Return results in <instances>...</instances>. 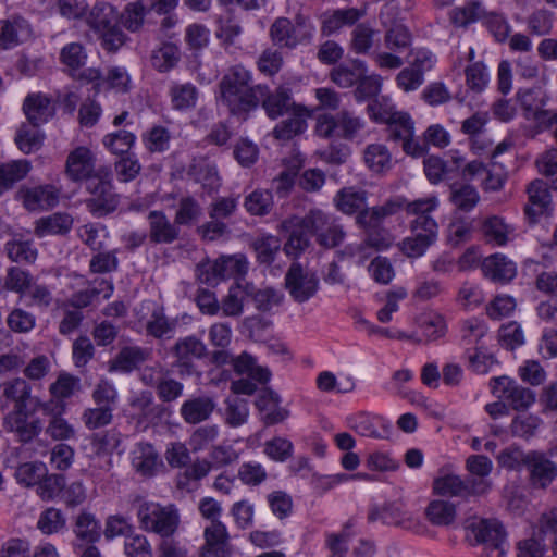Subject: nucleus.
I'll return each instance as SVG.
<instances>
[{"instance_id":"nucleus-1","label":"nucleus","mask_w":557,"mask_h":557,"mask_svg":"<svg viewBox=\"0 0 557 557\" xmlns=\"http://www.w3.org/2000/svg\"><path fill=\"white\" fill-rule=\"evenodd\" d=\"M278 228L288 235L284 251L293 257H298L309 247V234L325 248L341 245L346 236L338 220L320 209H312L302 218L296 215L287 218L281 222Z\"/></svg>"},{"instance_id":"nucleus-2","label":"nucleus","mask_w":557,"mask_h":557,"mask_svg":"<svg viewBox=\"0 0 557 557\" xmlns=\"http://www.w3.org/2000/svg\"><path fill=\"white\" fill-rule=\"evenodd\" d=\"M438 206L440 200L435 195L412 200L407 206V215L413 216L409 222L411 235L401 240L399 248L408 258L422 257L436 243L438 223L432 213L437 210Z\"/></svg>"},{"instance_id":"nucleus-3","label":"nucleus","mask_w":557,"mask_h":557,"mask_svg":"<svg viewBox=\"0 0 557 557\" xmlns=\"http://www.w3.org/2000/svg\"><path fill=\"white\" fill-rule=\"evenodd\" d=\"M220 99L233 115H246L259 104L264 85L252 86V75L242 65L232 66L219 83Z\"/></svg>"},{"instance_id":"nucleus-4","label":"nucleus","mask_w":557,"mask_h":557,"mask_svg":"<svg viewBox=\"0 0 557 557\" xmlns=\"http://www.w3.org/2000/svg\"><path fill=\"white\" fill-rule=\"evenodd\" d=\"M137 518L141 530L154 533L161 540L173 539L177 531L181 516L175 505H161L156 502L137 498Z\"/></svg>"},{"instance_id":"nucleus-5","label":"nucleus","mask_w":557,"mask_h":557,"mask_svg":"<svg viewBox=\"0 0 557 557\" xmlns=\"http://www.w3.org/2000/svg\"><path fill=\"white\" fill-rule=\"evenodd\" d=\"M315 27L309 17L297 14L295 23L287 17H277L270 26L272 42L280 48L295 49L299 45L312 41Z\"/></svg>"},{"instance_id":"nucleus-6","label":"nucleus","mask_w":557,"mask_h":557,"mask_svg":"<svg viewBox=\"0 0 557 557\" xmlns=\"http://www.w3.org/2000/svg\"><path fill=\"white\" fill-rule=\"evenodd\" d=\"M10 403L14 404L12 410L26 409L30 405L33 411L50 412V403L41 401L36 396L33 397L32 386L22 377L11 379L0 384V410H7Z\"/></svg>"},{"instance_id":"nucleus-7","label":"nucleus","mask_w":557,"mask_h":557,"mask_svg":"<svg viewBox=\"0 0 557 557\" xmlns=\"http://www.w3.org/2000/svg\"><path fill=\"white\" fill-rule=\"evenodd\" d=\"M387 138L400 144L403 150L412 157H422L426 152L425 144L414 137V122L407 112L397 111L386 123Z\"/></svg>"},{"instance_id":"nucleus-8","label":"nucleus","mask_w":557,"mask_h":557,"mask_svg":"<svg viewBox=\"0 0 557 557\" xmlns=\"http://www.w3.org/2000/svg\"><path fill=\"white\" fill-rule=\"evenodd\" d=\"M319 286L317 274L298 262H293L285 274V288L297 304L307 302L314 297Z\"/></svg>"},{"instance_id":"nucleus-9","label":"nucleus","mask_w":557,"mask_h":557,"mask_svg":"<svg viewBox=\"0 0 557 557\" xmlns=\"http://www.w3.org/2000/svg\"><path fill=\"white\" fill-rule=\"evenodd\" d=\"M528 481L534 490H546L557 479V463L549 455L540 450H530L523 458Z\"/></svg>"},{"instance_id":"nucleus-10","label":"nucleus","mask_w":557,"mask_h":557,"mask_svg":"<svg viewBox=\"0 0 557 557\" xmlns=\"http://www.w3.org/2000/svg\"><path fill=\"white\" fill-rule=\"evenodd\" d=\"M467 537L472 544H484L497 550V557L502 555V545L505 542L506 533L503 524L494 518L467 521Z\"/></svg>"},{"instance_id":"nucleus-11","label":"nucleus","mask_w":557,"mask_h":557,"mask_svg":"<svg viewBox=\"0 0 557 557\" xmlns=\"http://www.w3.org/2000/svg\"><path fill=\"white\" fill-rule=\"evenodd\" d=\"M492 394L504 400L515 410H525L535 401V394L530 388L519 385L508 376H497L490 380Z\"/></svg>"},{"instance_id":"nucleus-12","label":"nucleus","mask_w":557,"mask_h":557,"mask_svg":"<svg viewBox=\"0 0 557 557\" xmlns=\"http://www.w3.org/2000/svg\"><path fill=\"white\" fill-rule=\"evenodd\" d=\"M34 412L33 407L30 410L27 408L11 410L3 417L2 426L7 432L13 433L17 442L30 443L44 429L42 421L34 417Z\"/></svg>"},{"instance_id":"nucleus-13","label":"nucleus","mask_w":557,"mask_h":557,"mask_svg":"<svg viewBox=\"0 0 557 557\" xmlns=\"http://www.w3.org/2000/svg\"><path fill=\"white\" fill-rule=\"evenodd\" d=\"M86 189L90 195L86 200V207L92 215L104 216L117 208V195L113 193L110 181L104 177L99 175L90 178Z\"/></svg>"},{"instance_id":"nucleus-14","label":"nucleus","mask_w":557,"mask_h":557,"mask_svg":"<svg viewBox=\"0 0 557 557\" xmlns=\"http://www.w3.org/2000/svg\"><path fill=\"white\" fill-rule=\"evenodd\" d=\"M487 482H469L457 474H445L434 480L433 490L441 496L468 497L486 495Z\"/></svg>"},{"instance_id":"nucleus-15","label":"nucleus","mask_w":557,"mask_h":557,"mask_svg":"<svg viewBox=\"0 0 557 557\" xmlns=\"http://www.w3.org/2000/svg\"><path fill=\"white\" fill-rule=\"evenodd\" d=\"M258 97L267 116L271 120H276L304 107L294 101L290 89L285 86H280L271 91L264 85V91H259Z\"/></svg>"},{"instance_id":"nucleus-16","label":"nucleus","mask_w":557,"mask_h":557,"mask_svg":"<svg viewBox=\"0 0 557 557\" xmlns=\"http://www.w3.org/2000/svg\"><path fill=\"white\" fill-rule=\"evenodd\" d=\"M65 173L73 182L86 181L89 183L90 178L98 177L95 153L85 146L75 148L67 156Z\"/></svg>"},{"instance_id":"nucleus-17","label":"nucleus","mask_w":557,"mask_h":557,"mask_svg":"<svg viewBox=\"0 0 557 557\" xmlns=\"http://www.w3.org/2000/svg\"><path fill=\"white\" fill-rule=\"evenodd\" d=\"M148 239L153 245H171L178 240L181 230L175 220L171 221L162 210L148 213Z\"/></svg>"},{"instance_id":"nucleus-18","label":"nucleus","mask_w":557,"mask_h":557,"mask_svg":"<svg viewBox=\"0 0 557 557\" xmlns=\"http://www.w3.org/2000/svg\"><path fill=\"white\" fill-rule=\"evenodd\" d=\"M16 197L28 211L48 210L59 201L58 190L51 185L23 187Z\"/></svg>"},{"instance_id":"nucleus-19","label":"nucleus","mask_w":557,"mask_h":557,"mask_svg":"<svg viewBox=\"0 0 557 557\" xmlns=\"http://www.w3.org/2000/svg\"><path fill=\"white\" fill-rule=\"evenodd\" d=\"M207 351L206 344L194 335L180 338L172 347L175 364L187 373L191 372L194 361L206 357Z\"/></svg>"},{"instance_id":"nucleus-20","label":"nucleus","mask_w":557,"mask_h":557,"mask_svg":"<svg viewBox=\"0 0 557 557\" xmlns=\"http://www.w3.org/2000/svg\"><path fill=\"white\" fill-rule=\"evenodd\" d=\"M364 15L366 10L354 7L326 11L321 16V33L331 36L345 26H356Z\"/></svg>"},{"instance_id":"nucleus-21","label":"nucleus","mask_w":557,"mask_h":557,"mask_svg":"<svg viewBox=\"0 0 557 557\" xmlns=\"http://www.w3.org/2000/svg\"><path fill=\"white\" fill-rule=\"evenodd\" d=\"M32 33L29 23L21 16L0 20V48L12 49L28 40Z\"/></svg>"},{"instance_id":"nucleus-22","label":"nucleus","mask_w":557,"mask_h":557,"mask_svg":"<svg viewBox=\"0 0 557 557\" xmlns=\"http://www.w3.org/2000/svg\"><path fill=\"white\" fill-rule=\"evenodd\" d=\"M132 466L139 475L151 478L157 474L163 463L151 444L138 443L132 451Z\"/></svg>"},{"instance_id":"nucleus-23","label":"nucleus","mask_w":557,"mask_h":557,"mask_svg":"<svg viewBox=\"0 0 557 557\" xmlns=\"http://www.w3.org/2000/svg\"><path fill=\"white\" fill-rule=\"evenodd\" d=\"M281 403L280 395L271 389H265L258 396L256 407L262 413L264 424H277L288 418L289 411L283 408Z\"/></svg>"},{"instance_id":"nucleus-24","label":"nucleus","mask_w":557,"mask_h":557,"mask_svg":"<svg viewBox=\"0 0 557 557\" xmlns=\"http://www.w3.org/2000/svg\"><path fill=\"white\" fill-rule=\"evenodd\" d=\"M73 532L75 534L73 547H83L88 544H95L101 536L100 522L92 513L82 511L75 519Z\"/></svg>"},{"instance_id":"nucleus-25","label":"nucleus","mask_w":557,"mask_h":557,"mask_svg":"<svg viewBox=\"0 0 557 557\" xmlns=\"http://www.w3.org/2000/svg\"><path fill=\"white\" fill-rule=\"evenodd\" d=\"M367 202L368 191L355 186L341 188L333 198L334 207L346 215L359 214Z\"/></svg>"},{"instance_id":"nucleus-26","label":"nucleus","mask_w":557,"mask_h":557,"mask_svg":"<svg viewBox=\"0 0 557 557\" xmlns=\"http://www.w3.org/2000/svg\"><path fill=\"white\" fill-rule=\"evenodd\" d=\"M529 202L524 208L525 215L532 221H536L545 213L550 203V194L547 183L543 180L532 181L527 188Z\"/></svg>"},{"instance_id":"nucleus-27","label":"nucleus","mask_w":557,"mask_h":557,"mask_svg":"<svg viewBox=\"0 0 557 557\" xmlns=\"http://www.w3.org/2000/svg\"><path fill=\"white\" fill-rule=\"evenodd\" d=\"M287 115L288 117L276 124L272 131L273 137L277 140H290L307 129V119L310 114L306 107L298 108Z\"/></svg>"},{"instance_id":"nucleus-28","label":"nucleus","mask_w":557,"mask_h":557,"mask_svg":"<svg viewBox=\"0 0 557 557\" xmlns=\"http://www.w3.org/2000/svg\"><path fill=\"white\" fill-rule=\"evenodd\" d=\"M215 409V401L210 396H198L185 400L180 409L184 421L188 424H198L210 418Z\"/></svg>"},{"instance_id":"nucleus-29","label":"nucleus","mask_w":557,"mask_h":557,"mask_svg":"<svg viewBox=\"0 0 557 557\" xmlns=\"http://www.w3.org/2000/svg\"><path fill=\"white\" fill-rule=\"evenodd\" d=\"M351 426L360 435L372 438H387L392 433V425L386 420L364 412L351 419Z\"/></svg>"},{"instance_id":"nucleus-30","label":"nucleus","mask_w":557,"mask_h":557,"mask_svg":"<svg viewBox=\"0 0 557 557\" xmlns=\"http://www.w3.org/2000/svg\"><path fill=\"white\" fill-rule=\"evenodd\" d=\"M368 72V66L364 61L359 59L350 60L347 63H342L335 66L331 73V81L341 88H349L363 77Z\"/></svg>"},{"instance_id":"nucleus-31","label":"nucleus","mask_w":557,"mask_h":557,"mask_svg":"<svg viewBox=\"0 0 557 557\" xmlns=\"http://www.w3.org/2000/svg\"><path fill=\"white\" fill-rule=\"evenodd\" d=\"M176 326V320L166 317L162 307L154 306L145 324V330L147 336L163 341L174 336Z\"/></svg>"},{"instance_id":"nucleus-32","label":"nucleus","mask_w":557,"mask_h":557,"mask_svg":"<svg viewBox=\"0 0 557 557\" xmlns=\"http://www.w3.org/2000/svg\"><path fill=\"white\" fill-rule=\"evenodd\" d=\"M482 270L494 282H509L517 274L516 263L502 253H494L485 258Z\"/></svg>"},{"instance_id":"nucleus-33","label":"nucleus","mask_w":557,"mask_h":557,"mask_svg":"<svg viewBox=\"0 0 557 557\" xmlns=\"http://www.w3.org/2000/svg\"><path fill=\"white\" fill-rule=\"evenodd\" d=\"M73 218L69 213L57 212L40 218L35 222V235L39 238L54 235H65L73 226Z\"/></svg>"},{"instance_id":"nucleus-34","label":"nucleus","mask_w":557,"mask_h":557,"mask_svg":"<svg viewBox=\"0 0 557 557\" xmlns=\"http://www.w3.org/2000/svg\"><path fill=\"white\" fill-rule=\"evenodd\" d=\"M23 110L28 122L33 125L48 122L54 112L50 99L42 94L27 96L23 103Z\"/></svg>"},{"instance_id":"nucleus-35","label":"nucleus","mask_w":557,"mask_h":557,"mask_svg":"<svg viewBox=\"0 0 557 557\" xmlns=\"http://www.w3.org/2000/svg\"><path fill=\"white\" fill-rule=\"evenodd\" d=\"M169 97L173 110L186 112L196 107L199 90L191 83H172L169 87Z\"/></svg>"},{"instance_id":"nucleus-36","label":"nucleus","mask_w":557,"mask_h":557,"mask_svg":"<svg viewBox=\"0 0 557 557\" xmlns=\"http://www.w3.org/2000/svg\"><path fill=\"white\" fill-rule=\"evenodd\" d=\"M409 520L400 505L391 503L383 506L373 505L369 508L368 521L382 522L384 524L406 525Z\"/></svg>"},{"instance_id":"nucleus-37","label":"nucleus","mask_w":557,"mask_h":557,"mask_svg":"<svg viewBox=\"0 0 557 557\" xmlns=\"http://www.w3.org/2000/svg\"><path fill=\"white\" fill-rule=\"evenodd\" d=\"M379 32L370 23L357 24L350 34L349 48L357 54H369L375 45Z\"/></svg>"},{"instance_id":"nucleus-38","label":"nucleus","mask_w":557,"mask_h":557,"mask_svg":"<svg viewBox=\"0 0 557 557\" xmlns=\"http://www.w3.org/2000/svg\"><path fill=\"white\" fill-rule=\"evenodd\" d=\"M202 215L203 209L195 197L187 195L178 199L174 220L180 227L197 224Z\"/></svg>"},{"instance_id":"nucleus-39","label":"nucleus","mask_w":557,"mask_h":557,"mask_svg":"<svg viewBox=\"0 0 557 557\" xmlns=\"http://www.w3.org/2000/svg\"><path fill=\"white\" fill-rule=\"evenodd\" d=\"M76 235L92 251L103 250L109 238V231L100 223H86L76 228Z\"/></svg>"},{"instance_id":"nucleus-40","label":"nucleus","mask_w":557,"mask_h":557,"mask_svg":"<svg viewBox=\"0 0 557 557\" xmlns=\"http://www.w3.org/2000/svg\"><path fill=\"white\" fill-rule=\"evenodd\" d=\"M485 11L482 2L470 0L461 7L454 8L449 13V18L455 26L467 27L472 23L482 21Z\"/></svg>"},{"instance_id":"nucleus-41","label":"nucleus","mask_w":557,"mask_h":557,"mask_svg":"<svg viewBox=\"0 0 557 557\" xmlns=\"http://www.w3.org/2000/svg\"><path fill=\"white\" fill-rule=\"evenodd\" d=\"M150 352L139 346H127L120 350L112 362V368L122 372H131L148 360Z\"/></svg>"},{"instance_id":"nucleus-42","label":"nucleus","mask_w":557,"mask_h":557,"mask_svg":"<svg viewBox=\"0 0 557 557\" xmlns=\"http://www.w3.org/2000/svg\"><path fill=\"white\" fill-rule=\"evenodd\" d=\"M521 104L529 113V117H533L539 123H545L550 111L545 110L547 97L540 89H528L521 94Z\"/></svg>"},{"instance_id":"nucleus-43","label":"nucleus","mask_w":557,"mask_h":557,"mask_svg":"<svg viewBox=\"0 0 557 557\" xmlns=\"http://www.w3.org/2000/svg\"><path fill=\"white\" fill-rule=\"evenodd\" d=\"M181 59L180 49L174 44L165 42L151 53V65L158 72L165 73L175 67Z\"/></svg>"},{"instance_id":"nucleus-44","label":"nucleus","mask_w":557,"mask_h":557,"mask_svg":"<svg viewBox=\"0 0 557 557\" xmlns=\"http://www.w3.org/2000/svg\"><path fill=\"white\" fill-rule=\"evenodd\" d=\"M5 250L10 260L17 263H33L38 255V250L34 246V242L30 239H23L21 236H14L9 240L5 244Z\"/></svg>"},{"instance_id":"nucleus-45","label":"nucleus","mask_w":557,"mask_h":557,"mask_svg":"<svg viewBox=\"0 0 557 557\" xmlns=\"http://www.w3.org/2000/svg\"><path fill=\"white\" fill-rule=\"evenodd\" d=\"M87 23L98 33L116 24L117 13L111 4L107 2H97L87 16Z\"/></svg>"},{"instance_id":"nucleus-46","label":"nucleus","mask_w":557,"mask_h":557,"mask_svg":"<svg viewBox=\"0 0 557 557\" xmlns=\"http://www.w3.org/2000/svg\"><path fill=\"white\" fill-rule=\"evenodd\" d=\"M482 232L488 243L504 246L509 242L513 228L506 224L502 218L494 215L484 220Z\"/></svg>"},{"instance_id":"nucleus-47","label":"nucleus","mask_w":557,"mask_h":557,"mask_svg":"<svg viewBox=\"0 0 557 557\" xmlns=\"http://www.w3.org/2000/svg\"><path fill=\"white\" fill-rule=\"evenodd\" d=\"M363 160L368 168L375 173H383L392 168V156L382 144H371L363 152Z\"/></svg>"},{"instance_id":"nucleus-48","label":"nucleus","mask_w":557,"mask_h":557,"mask_svg":"<svg viewBox=\"0 0 557 557\" xmlns=\"http://www.w3.org/2000/svg\"><path fill=\"white\" fill-rule=\"evenodd\" d=\"M449 200L457 209L468 212L478 205L480 195L478 190L469 184L455 183L450 186Z\"/></svg>"},{"instance_id":"nucleus-49","label":"nucleus","mask_w":557,"mask_h":557,"mask_svg":"<svg viewBox=\"0 0 557 557\" xmlns=\"http://www.w3.org/2000/svg\"><path fill=\"white\" fill-rule=\"evenodd\" d=\"M148 12L150 10L147 0L129 2L121 14V22L128 30L137 32L143 27Z\"/></svg>"},{"instance_id":"nucleus-50","label":"nucleus","mask_w":557,"mask_h":557,"mask_svg":"<svg viewBox=\"0 0 557 557\" xmlns=\"http://www.w3.org/2000/svg\"><path fill=\"white\" fill-rule=\"evenodd\" d=\"M249 407L246 399L237 396L225 399L224 421L231 428H238L247 422Z\"/></svg>"},{"instance_id":"nucleus-51","label":"nucleus","mask_w":557,"mask_h":557,"mask_svg":"<svg viewBox=\"0 0 557 557\" xmlns=\"http://www.w3.org/2000/svg\"><path fill=\"white\" fill-rule=\"evenodd\" d=\"M411 34L401 23H394L384 33V47L387 50L401 53L411 46Z\"/></svg>"},{"instance_id":"nucleus-52","label":"nucleus","mask_w":557,"mask_h":557,"mask_svg":"<svg viewBox=\"0 0 557 557\" xmlns=\"http://www.w3.org/2000/svg\"><path fill=\"white\" fill-rule=\"evenodd\" d=\"M244 208L251 215L263 216L273 208V196L268 189H257L245 197Z\"/></svg>"},{"instance_id":"nucleus-53","label":"nucleus","mask_w":557,"mask_h":557,"mask_svg":"<svg viewBox=\"0 0 557 557\" xmlns=\"http://www.w3.org/2000/svg\"><path fill=\"white\" fill-rule=\"evenodd\" d=\"M47 474V467L41 461H29L21 463L15 472L14 478L18 484L26 487L38 485L40 480Z\"/></svg>"},{"instance_id":"nucleus-54","label":"nucleus","mask_w":557,"mask_h":557,"mask_svg":"<svg viewBox=\"0 0 557 557\" xmlns=\"http://www.w3.org/2000/svg\"><path fill=\"white\" fill-rule=\"evenodd\" d=\"M466 469L472 475V478L468 480L469 482H478L480 480L487 482V494L492 488V481L488 479L493 470L492 460L484 455H471L466 460Z\"/></svg>"},{"instance_id":"nucleus-55","label":"nucleus","mask_w":557,"mask_h":557,"mask_svg":"<svg viewBox=\"0 0 557 557\" xmlns=\"http://www.w3.org/2000/svg\"><path fill=\"white\" fill-rule=\"evenodd\" d=\"M129 407L132 416L139 422H150L156 417L158 409L151 392H141L135 395L129 401Z\"/></svg>"},{"instance_id":"nucleus-56","label":"nucleus","mask_w":557,"mask_h":557,"mask_svg":"<svg viewBox=\"0 0 557 557\" xmlns=\"http://www.w3.org/2000/svg\"><path fill=\"white\" fill-rule=\"evenodd\" d=\"M39 125L23 124L15 136V143L24 153H32L38 150L44 141V135L38 129Z\"/></svg>"},{"instance_id":"nucleus-57","label":"nucleus","mask_w":557,"mask_h":557,"mask_svg":"<svg viewBox=\"0 0 557 557\" xmlns=\"http://www.w3.org/2000/svg\"><path fill=\"white\" fill-rule=\"evenodd\" d=\"M50 403V416L48 425L46 428V434L49 435L53 441H67L75 437L76 431L74 426L61 416V413L53 412L52 401Z\"/></svg>"},{"instance_id":"nucleus-58","label":"nucleus","mask_w":557,"mask_h":557,"mask_svg":"<svg viewBox=\"0 0 557 557\" xmlns=\"http://www.w3.org/2000/svg\"><path fill=\"white\" fill-rule=\"evenodd\" d=\"M338 137L351 140L364 128L366 122L360 116L348 110L336 113Z\"/></svg>"},{"instance_id":"nucleus-59","label":"nucleus","mask_w":557,"mask_h":557,"mask_svg":"<svg viewBox=\"0 0 557 557\" xmlns=\"http://www.w3.org/2000/svg\"><path fill=\"white\" fill-rule=\"evenodd\" d=\"M66 519L61 509L49 507L45 509L37 521V529L45 535L57 534L65 529Z\"/></svg>"},{"instance_id":"nucleus-60","label":"nucleus","mask_w":557,"mask_h":557,"mask_svg":"<svg viewBox=\"0 0 557 557\" xmlns=\"http://www.w3.org/2000/svg\"><path fill=\"white\" fill-rule=\"evenodd\" d=\"M220 269V276L225 278H238L244 276L248 270V261L244 255L223 256L216 259Z\"/></svg>"},{"instance_id":"nucleus-61","label":"nucleus","mask_w":557,"mask_h":557,"mask_svg":"<svg viewBox=\"0 0 557 557\" xmlns=\"http://www.w3.org/2000/svg\"><path fill=\"white\" fill-rule=\"evenodd\" d=\"M81 419L86 429L94 431L111 424L113 410L108 406L89 407L83 411Z\"/></svg>"},{"instance_id":"nucleus-62","label":"nucleus","mask_w":557,"mask_h":557,"mask_svg":"<svg viewBox=\"0 0 557 557\" xmlns=\"http://www.w3.org/2000/svg\"><path fill=\"white\" fill-rule=\"evenodd\" d=\"M482 22L496 41L505 42L509 38L511 26L504 14L485 11Z\"/></svg>"},{"instance_id":"nucleus-63","label":"nucleus","mask_w":557,"mask_h":557,"mask_svg":"<svg viewBox=\"0 0 557 557\" xmlns=\"http://www.w3.org/2000/svg\"><path fill=\"white\" fill-rule=\"evenodd\" d=\"M89 260V271L95 274H106L117 270V250H99Z\"/></svg>"},{"instance_id":"nucleus-64","label":"nucleus","mask_w":557,"mask_h":557,"mask_svg":"<svg viewBox=\"0 0 557 557\" xmlns=\"http://www.w3.org/2000/svg\"><path fill=\"white\" fill-rule=\"evenodd\" d=\"M535 164L542 175L550 178V187L557 190V147L541 153Z\"/></svg>"}]
</instances>
